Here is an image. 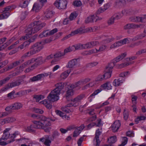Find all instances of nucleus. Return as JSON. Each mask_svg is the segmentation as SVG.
Instances as JSON below:
<instances>
[{"label":"nucleus","mask_w":146,"mask_h":146,"mask_svg":"<svg viewBox=\"0 0 146 146\" xmlns=\"http://www.w3.org/2000/svg\"><path fill=\"white\" fill-rule=\"evenodd\" d=\"M128 139L126 137H125L123 138V141L121 144L119 145V146H124L127 143Z\"/></svg>","instance_id":"63"},{"label":"nucleus","mask_w":146,"mask_h":146,"mask_svg":"<svg viewBox=\"0 0 146 146\" xmlns=\"http://www.w3.org/2000/svg\"><path fill=\"white\" fill-rule=\"evenodd\" d=\"M69 104H68L64 107H62L61 108V109L62 111H64L66 113L69 112L70 111V110L69 108H68L69 107H68V106Z\"/></svg>","instance_id":"52"},{"label":"nucleus","mask_w":146,"mask_h":146,"mask_svg":"<svg viewBox=\"0 0 146 146\" xmlns=\"http://www.w3.org/2000/svg\"><path fill=\"white\" fill-rule=\"evenodd\" d=\"M21 83V82H19L18 81H16L15 82H12L11 83L8 84L6 86V87L4 88V91H6L9 88H12L13 87L18 86L20 85Z\"/></svg>","instance_id":"17"},{"label":"nucleus","mask_w":146,"mask_h":146,"mask_svg":"<svg viewBox=\"0 0 146 146\" xmlns=\"http://www.w3.org/2000/svg\"><path fill=\"white\" fill-rule=\"evenodd\" d=\"M28 3L29 2L28 1L25 0L20 3V6L21 7H26L27 6Z\"/></svg>","instance_id":"46"},{"label":"nucleus","mask_w":146,"mask_h":146,"mask_svg":"<svg viewBox=\"0 0 146 146\" xmlns=\"http://www.w3.org/2000/svg\"><path fill=\"white\" fill-rule=\"evenodd\" d=\"M71 71V70L70 69H69L64 71L61 74L60 76V77L62 79H65L66 78L70 73Z\"/></svg>","instance_id":"24"},{"label":"nucleus","mask_w":146,"mask_h":146,"mask_svg":"<svg viewBox=\"0 0 146 146\" xmlns=\"http://www.w3.org/2000/svg\"><path fill=\"white\" fill-rule=\"evenodd\" d=\"M121 58H120V56H118L115 58L113 60V62L111 63L110 64L112 63V64H111L113 67L115 65V63L118 62L121 60Z\"/></svg>","instance_id":"47"},{"label":"nucleus","mask_w":146,"mask_h":146,"mask_svg":"<svg viewBox=\"0 0 146 146\" xmlns=\"http://www.w3.org/2000/svg\"><path fill=\"white\" fill-rule=\"evenodd\" d=\"M124 81V79L122 78L115 79L113 82V85L115 86H118L121 85Z\"/></svg>","instance_id":"19"},{"label":"nucleus","mask_w":146,"mask_h":146,"mask_svg":"<svg viewBox=\"0 0 146 146\" xmlns=\"http://www.w3.org/2000/svg\"><path fill=\"white\" fill-rule=\"evenodd\" d=\"M131 64L130 63L128 62L123 63L121 64L117 65V67L118 68H121L129 65Z\"/></svg>","instance_id":"44"},{"label":"nucleus","mask_w":146,"mask_h":146,"mask_svg":"<svg viewBox=\"0 0 146 146\" xmlns=\"http://www.w3.org/2000/svg\"><path fill=\"white\" fill-rule=\"evenodd\" d=\"M7 97L9 99H13L16 97L15 94V92L14 90L13 91L7 94Z\"/></svg>","instance_id":"42"},{"label":"nucleus","mask_w":146,"mask_h":146,"mask_svg":"<svg viewBox=\"0 0 146 146\" xmlns=\"http://www.w3.org/2000/svg\"><path fill=\"white\" fill-rule=\"evenodd\" d=\"M74 51L73 46H72L66 48L64 50V54Z\"/></svg>","instance_id":"45"},{"label":"nucleus","mask_w":146,"mask_h":146,"mask_svg":"<svg viewBox=\"0 0 146 146\" xmlns=\"http://www.w3.org/2000/svg\"><path fill=\"white\" fill-rule=\"evenodd\" d=\"M27 13L26 11H25L22 13L20 16V18L22 20L24 19L27 15Z\"/></svg>","instance_id":"62"},{"label":"nucleus","mask_w":146,"mask_h":146,"mask_svg":"<svg viewBox=\"0 0 146 146\" xmlns=\"http://www.w3.org/2000/svg\"><path fill=\"white\" fill-rule=\"evenodd\" d=\"M117 141V138L116 136H113L111 137L108 139V141L109 143H114Z\"/></svg>","instance_id":"41"},{"label":"nucleus","mask_w":146,"mask_h":146,"mask_svg":"<svg viewBox=\"0 0 146 146\" xmlns=\"http://www.w3.org/2000/svg\"><path fill=\"white\" fill-rule=\"evenodd\" d=\"M144 25L142 24H137L133 23H128L125 25L124 27L125 29H137L138 28H143Z\"/></svg>","instance_id":"9"},{"label":"nucleus","mask_w":146,"mask_h":146,"mask_svg":"<svg viewBox=\"0 0 146 146\" xmlns=\"http://www.w3.org/2000/svg\"><path fill=\"white\" fill-rule=\"evenodd\" d=\"M99 129H97L96 132V136L94 139V141L96 140V146H99L100 141L99 140V136L102 133V129H100L99 131Z\"/></svg>","instance_id":"18"},{"label":"nucleus","mask_w":146,"mask_h":146,"mask_svg":"<svg viewBox=\"0 0 146 146\" xmlns=\"http://www.w3.org/2000/svg\"><path fill=\"white\" fill-rule=\"evenodd\" d=\"M73 4L76 7H80L82 5V3L80 1H75L74 2Z\"/></svg>","instance_id":"61"},{"label":"nucleus","mask_w":146,"mask_h":146,"mask_svg":"<svg viewBox=\"0 0 146 146\" xmlns=\"http://www.w3.org/2000/svg\"><path fill=\"white\" fill-rule=\"evenodd\" d=\"M101 88L105 90H110L111 89L112 86L111 82H107L101 86Z\"/></svg>","instance_id":"22"},{"label":"nucleus","mask_w":146,"mask_h":146,"mask_svg":"<svg viewBox=\"0 0 146 146\" xmlns=\"http://www.w3.org/2000/svg\"><path fill=\"white\" fill-rule=\"evenodd\" d=\"M48 119L45 117L44 120H40L39 121H33V127L35 128L44 129L46 126H50L51 124L48 120Z\"/></svg>","instance_id":"2"},{"label":"nucleus","mask_w":146,"mask_h":146,"mask_svg":"<svg viewBox=\"0 0 146 146\" xmlns=\"http://www.w3.org/2000/svg\"><path fill=\"white\" fill-rule=\"evenodd\" d=\"M80 65L77 59H73L69 61L67 65V67L69 68H72L78 66Z\"/></svg>","instance_id":"13"},{"label":"nucleus","mask_w":146,"mask_h":146,"mask_svg":"<svg viewBox=\"0 0 146 146\" xmlns=\"http://www.w3.org/2000/svg\"><path fill=\"white\" fill-rule=\"evenodd\" d=\"M43 6V4L40 6L38 3H35L33 5L32 9L36 12H38L41 9Z\"/></svg>","instance_id":"28"},{"label":"nucleus","mask_w":146,"mask_h":146,"mask_svg":"<svg viewBox=\"0 0 146 146\" xmlns=\"http://www.w3.org/2000/svg\"><path fill=\"white\" fill-rule=\"evenodd\" d=\"M10 135L11 134L9 133H4L3 135L1 138L5 140H7V139L10 140L11 139V138H10Z\"/></svg>","instance_id":"40"},{"label":"nucleus","mask_w":146,"mask_h":146,"mask_svg":"<svg viewBox=\"0 0 146 146\" xmlns=\"http://www.w3.org/2000/svg\"><path fill=\"white\" fill-rule=\"evenodd\" d=\"M15 120V119L14 117H8L5 118V120L7 123L13 122Z\"/></svg>","instance_id":"51"},{"label":"nucleus","mask_w":146,"mask_h":146,"mask_svg":"<svg viewBox=\"0 0 146 146\" xmlns=\"http://www.w3.org/2000/svg\"><path fill=\"white\" fill-rule=\"evenodd\" d=\"M39 141L44 142V144L46 146H50L51 143V141L50 139L49 136L48 135H45L39 139Z\"/></svg>","instance_id":"14"},{"label":"nucleus","mask_w":146,"mask_h":146,"mask_svg":"<svg viewBox=\"0 0 146 146\" xmlns=\"http://www.w3.org/2000/svg\"><path fill=\"white\" fill-rule=\"evenodd\" d=\"M108 48V46L105 44H103L100 46L99 48L97 49L98 52H102L107 50Z\"/></svg>","instance_id":"33"},{"label":"nucleus","mask_w":146,"mask_h":146,"mask_svg":"<svg viewBox=\"0 0 146 146\" xmlns=\"http://www.w3.org/2000/svg\"><path fill=\"white\" fill-rule=\"evenodd\" d=\"M129 20L133 22H141L146 23V19H145L144 15L142 17L133 16L130 17Z\"/></svg>","instance_id":"8"},{"label":"nucleus","mask_w":146,"mask_h":146,"mask_svg":"<svg viewBox=\"0 0 146 146\" xmlns=\"http://www.w3.org/2000/svg\"><path fill=\"white\" fill-rule=\"evenodd\" d=\"M94 15H90L87 17L85 20V22L86 23H92L94 21Z\"/></svg>","instance_id":"27"},{"label":"nucleus","mask_w":146,"mask_h":146,"mask_svg":"<svg viewBox=\"0 0 146 146\" xmlns=\"http://www.w3.org/2000/svg\"><path fill=\"white\" fill-rule=\"evenodd\" d=\"M123 16V14H122L121 12L115 14L113 17H115V19H118L121 18Z\"/></svg>","instance_id":"57"},{"label":"nucleus","mask_w":146,"mask_h":146,"mask_svg":"<svg viewBox=\"0 0 146 146\" xmlns=\"http://www.w3.org/2000/svg\"><path fill=\"white\" fill-rule=\"evenodd\" d=\"M12 107L13 110H19L22 108L23 106V104L19 102H16L12 104Z\"/></svg>","instance_id":"25"},{"label":"nucleus","mask_w":146,"mask_h":146,"mask_svg":"<svg viewBox=\"0 0 146 146\" xmlns=\"http://www.w3.org/2000/svg\"><path fill=\"white\" fill-rule=\"evenodd\" d=\"M14 39L12 38L11 39L9 40V41L7 42L2 46H0V51L4 49L5 48H6L8 45H9L10 43L12 42ZM2 55L0 52V57H1Z\"/></svg>","instance_id":"26"},{"label":"nucleus","mask_w":146,"mask_h":146,"mask_svg":"<svg viewBox=\"0 0 146 146\" xmlns=\"http://www.w3.org/2000/svg\"><path fill=\"white\" fill-rule=\"evenodd\" d=\"M139 39H142L146 36V30H145L143 33L138 35Z\"/></svg>","instance_id":"64"},{"label":"nucleus","mask_w":146,"mask_h":146,"mask_svg":"<svg viewBox=\"0 0 146 146\" xmlns=\"http://www.w3.org/2000/svg\"><path fill=\"white\" fill-rule=\"evenodd\" d=\"M41 79L40 74H39L31 78L28 81H27L26 83H30L39 80Z\"/></svg>","instance_id":"21"},{"label":"nucleus","mask_w":146,"mask_h":146,"mask_svg":"<svg viewBox=\"0 0 146 146\" xmlns=\"http://www.w3.org/2000/svg\"><path fill=\"white\" fill-rule=\"evenodd\" d=\"M101 90L100 89H97L95 90L94 92L91 94L89 98L90 102L92 101V100L95 98V96L101 92Z\"/></svg>","instance_id":"29"},{"label":"nucleus","mask_w":146,"mask_h":146,"mask_svg":"<svg viewBox=\"0 0 146 146\" xmlns=\"http://www.w3.org/2000/svg\"><path fill=\"white\" fill-rule=\"evenodd\" d=\"M123 118L125 120H127L129 117V113L128 111L126 109H124L123 112Z\"/></svg>","instance_id":"48"},{"label":"nucleus","mask_w":146,"mask_h":146,"mask_svg":"<svg viewBox=\"0 0 146 146\" xmlns=\"http://www.w3.org/2000/svg\"><path fill=\"white\" fill-rule=\"evenodd\" d=\"M56 88L55 89H56L58 90L59 91V93H60V92L62 89L64 87L63 84L62 83H60L57 84L55 85Z\"/></svg>","instance_id":"38"},{"label":"nucleus","mask_w":146,"mask_h":146,"mask_svg":"<svg viewBox=\"0 0 146 146\" xmlns=\"http://www.w3.org/2000/svg\"><path fill=\"white\" fill-rule=\"evenodd\" d=\"M85 32V31L84 30V29L82 28H79L73 31L69 35L66 36L64 37V39H66L70 38L71 36H74L78 33H84Z\"/></svg>","instance_id":"12"},{"label":"nucleus","mask_w":146,"mask_h":146,"mask_svg":"<svg viewBox=\"0 0 146 146\" xmlns=\"http://www.w3.org/2000/svg\"><path fill=\"white\" fill-rule=\"evenodd\" d=\"M121 42L120 41L117 42L111 45L110 47V49H111L115 48L118 47L122 46Z\"/></svg>","instance_id":"35"},{"label":"nucleus","mask_w":146,"mask_h":146,"mask_svg":"<svg viewBox=\"0 0 146 146\" xmlns=\"http://www.w3.org/2000/svg\"><path fill=\"white\" fill-rule=\"evenodd\" d=\"M72 46L74 48V51H75L76 50L83 49V45L81 44H78L73 45Z\"/></svg>","instance_id":"34"},{"label":"nucleus","mask_w":146,"mask_h":146,"mask_svg":"<svg viewBox=\"0 0 146 146\" xmlns=\"http://www.w3.org/2000/svg\"><path fill=\"white\" fill-rule=\"evenodd\" d=\"M70 86V88H68V90L66 92V98H69L72 96L74 94V91L73 89L74 88H73L71 87Z\"/></svg>","instance_id":"23"},{"label":"nucleus","mask_w":146,"mask_h":146,"mask_svg":"<svg viewBox=\"0 0 146 146\" xmlns=\"http://www.w3.org/2000/svg\"><path fill=\"white\" fill-rule=\"evenodd\" d=\"M84 97L85 95L84 94H81L78 95L72 100V104H70L68 106H77L80 104L81 100L84 98Z\"/></svg>","instance_id":"6"},{"label":"nucleus","mask_w":146,"mask_h":146,"mask_svg":"<svg viewBox=\"0 0 146 146\" xmlns=\"http://www.w3.org/2000/svg\"><path fill=\"white\" fill-rule=\"evenodd\" d=\"M83 49L92 48L90 42L83 44Z\"/></svg>","instance_id":"58"},{"label":"nucleus","mask_w":146,"mask_h":146,"mask_svg":"<svg viewBox=\"0 0 146 146\" xmlns=\"http://www.w3.org/2000/svg\"><path fill=\"white\" fill-rule=\"evenodd\" d=\"M6 140L2 139V138H0V145H5L11 142H10V140H8L7 141L5 142V141Z\"/></svg>","instance_id":"43"},{"label":"nucleus","mask_w":146,"mask_h":146,"mask_svg":"<svg viewBox=\"0 0 146 146\" xmlns=\"http://www.w3.org/2000/svg\"><path fill=\"white\" fill-rule=\"evenodd\" d=\"M20 135V133L18 131H16L13 134L10 135V138H11L10 142H12L14 141V139L18 135Z\"/></svg>","instance_id":"30"},{"label":"nucleus","mask_w":146,"mask_h":146,"mask_svg":"<svg viewBox=\"0 0 146 146\" xmlns=\"http://www.w3.org/2000/svg\"><path fill=\"white\" fill-rule=\"evenodd\" d=\"M35 58H33L24 62L19 67L17 68V70H18V71H17V72L15 73H13V76H15L18 75L19 73L23 71V68L28 66L31 64L35 63Z\"/></svg>","instance_id":"4"},{"label":"nucleus","mask_w":146,"mask_h":146,"mask_svg":"<svg viewBox=\"0 0 146 146\" xmlns=\"http://www.w3.org/2000/svg\"><path fill=\"white\" fill-rule=\"evenodd\" d=\"M41 78L45 76H49V77L50 78H52L53 74L51 72H49L47 73H44L43 74H40Z\"/></svg>","instance_id":"39"},{"label":"nucleus","mask_w":146,"mask_h":146,"mask_svg":"<svg viewBox=\"0 0 146 146\" xmlns=\"http://www.w3.org/2000/svg\"><path fill=\"white\" fill-rule=\"evenodd\" d=\"M44 44L43 42H37L32 45L31 48L35 54L39 52L43 48Z\"/></svg>","instance_id":"5"},{"label":"nucleus","mask_w":146,"mask_h":146,"mask_svg":"<svg viewBox=\"0 0 146 146\" xmlns=\"http://www.w3.org/2000/svg\"><path fill=\"white\" fill-rule=\"evenodd\" d=\"M90 80L89 78H86L81 79L77 82L72 84L71 87L73 88H75L80 86L86 84Z\"/></svg>","instance_id":"10"},{"label":"nucleus","mask_w":146,"mask_h":146,"mask_svg":"<svg viewBox=\"0 0 146 146\" xmlns=\"http://www.w3.org/2000/svg\"><path fill=\"white\" fill-rule=\"evenodd\" d=\"M50 101L47 100H44L40 102V103L43 104L48 109H50L52 108V105Z\"/></svg>","instance_id":"20"},{"label":"nucleus","mask_w":146,"mask_h":146,"mask_svg":"<svg viewBox=\"0 0 146 146\" xmlns=\"http://www.w3.org/2000/svg\"><path fill=\"white\" fill-rule=\"evenodd\" d=\"M67 3L66 0H57L55 2L54 4L57 8L60 9H65Z\"/></svg>","instance_id":"7"},{"label":"nucleus","mask_w":146,"mask_h":146,"mask_svg":"<svg viewBox=\"0 0 146 146\" xmlns=\"http://www.w3.org/2000/svg\"><path fill=\"white\" fill-rule=\"evenodd\" d=\"M3 12V13L1 14L3 19H7L10 15L9 12Z\"/></svg>","instance_id":"55"},{"label":"nucleus","mask_w":146,"mask_h":146,"mask_svg":"<svg viewBox=\"0 0 146 146\" xmlns=\"http://www.w3.org/2000/svg\"><path fill=\"white\" fill-rule=\"evenodd\" d=\"M48 30H46L43 31L39 35L38 37L40 38H42L44 37H46L50 36Z\"/></svg>","instance_id":"36"},{"label":"nucleus","mask_w":146,"mask_h":146,"mask_svg":"<svg viewBox=\"0 0 146 146\" xmlns=\"http://www.w3.org/2000/svg\"><path fill=\"white\" fill-rule=\"evenodd\" d=\"M146 119V117L145 116H141L138 117L135 119V121L137 123L139 121L144 120Z\"/></svg>","instance_id":"56"},{"label":"nucleus","mask_w":146,"mask_h":146,"mask_svg":"<svg viewBox=\"0 0 146 146\" xmlns=\"http://www.w3.org/2000/svg\"><path fill=\"white\" fill-rule=\"evenodd\" d=\"M46 25L45 23H42L39 21H35L33 23L29 25L27 29L25 30V32L26 36H25L21 37V40H24L28 38L30 35L33 33H36L40 30L42 28L44 27Z\"/></svg>","instance_id":"1"},{"label":"nucleus","mask_w":146,"mask_h":146,"mask_svg":"<svg viewBox=\"0 0 146 146\" xmlns=\"http://www.w3.org/2000/svg\"><path fill=\"white\" fill-rule=\"evenodd\" d=\"M121 126L120 122L119 120L115 121L111 126V129L113 132L117 131Z\"/></svg>","instance_id":"16"},{"label":"nucleus","mask_w":146,"mask_h":146,"mask_svg":"<svg viewBox=\"0 0 146 146\" xmlns=\"http://www.w3.org/2000/svg\"><path fill=\"white\" fill-rule=\"evenodd\" d=\"M54 13L51 10L49 9L47 10L44 13V14L42 18L43 19L46 20L51 18L53 15Z\"/></svg>","instance_id":"15"},{"label":"nucleus","mask_w":146,"mask_h":146,"mask_svg":"<svg viewBox=\"0 0 146 146\" xmlns=\"http://www.w3.org/2000/svg\"><path fill=\"white\" fill-rule=\"evenodd\" d=\"M32 49L30 48V50L26 53H25L22 56V58H26L31 56L34 54Z\"/></svg>","instance_id":"32"},{"label":"nucleus","mask_w":146,"mask_h":146,"mask_svg":"<svg viewBox=\"0 0 146 146\" xmlns=\"http://www.w3.org/2000/svg\"><path fill=\"white\" fill-rule=\"evenodd\" d=\"M77 16V14L76 12H73L70 14L69 19L70 20L72 21L75 19Z\"/></svg>","instance_id":"50"},{"label":"nucleus","mask_w":146,"mask_h":146,"mask_svg":"<svg viewBox=\"0 0 146 146\" xmlns=\"http://www.w3.org/2000/svg\"><path fill=\"white\" fill-rule=\"evenodd\" d=\"M131 10L130 9H124L122 11L123 15H127L129 14L131 11Z\"/></svg>","instance_id":"60"},{"label":"nucleus","mask_w":146,"mask_h":146,"mask_svg":"<svg viewBox=\"0 0 146 146\" xmlns=\"http://www.w3.org/2000/svg\"><path fill=\"white\" fill-rule=\"evenodd\" d=\"M34 98L36 99V102H39V101L44 98V96L42 95H35L34 96Z\"/></svg>","instance_id":"49"},{"label":"nucleus","mask_w":146,"mask_h":146,"mask_svg":"<svg viewBox=\"0 0 146 146\" xmlns=\"http://www.w3.org/2000/svg\"><path fill=\"white\" fill-rule=\"evenodd\" d=\"M31 117L34 119H39L40 120H44L45 117L42 115L33 114L31 115Z\"/></svg>","instance_id":"31"},{"label":"nucleus","mask_w":146,"mask_h":146,"mask_svg":"<svg viewBox=\"0 0 146 146\" xmlns=\"http://www.w3.org/2000/svg\"><path fill=\"white\" fill-rule=\"evenodd\" d=\"M105 79L104 76L102 75H100L96 79V81L97 82L98 81H101Z\"/></svg>","instance_id":"53"},{"label":"nucleus","mask_w":146,"mask_h":146,"mask_svg":"<svg viewBox=\"0 0 146 146\" xmlns=\"http://www.w3.org/2000/svg\"><path fill=\"white\" fill-rule=\"evenodd\" d=\"M10 79V78L8 77L5 78L4 79L0 81V85L1 86L3 84H5L6 82L8 81Z\"/></svg>","instance_id":"54"},{"label":"nucleus","mask_w":146,"mask_h":146,"mask_svg":"<svg viewBox=\"0 0 146 146\" xmlns=\"http://www.w3.org/2000/svg\"><path fill=\"white\" fill-rule=\"evenodd\" d=\"M112 64H110L107 66L105 70V73L104 75L105 79H106L110 78L111 76V74L112 72V69L113 67L111 65Z\"/></svg>","instance_id":"11"},{"label":"nucleus","mask_w":146,"mask_h":146,"mask_svg":"<svg viewBox=\"0 0 146 146\" xmlns=\"http://www.w3.org/2000/svg\"><path fill=\"white\" fill-rule=\"evenodd\" d=\"M60 94L59 91L57 89H54L49 94L47 98L49 101L54 102L59 99V95Z\"/></svg>","instance_id":"3"},{"label":"nucleus","mask_w":146,"mask_h":146,"mask_svg":"<svg viewBox=\"0 0 146 146\" xmlns=\"http://www.w3.org/2000/svg\"><path fill=\"white\" fill-rule=\"evenodd\" d=\"M98 62L97 61H94L88 64V66L90 68H92L96 66L98 64Z\"/></svg>","instance_id":"59"},{"label":"nucleus","mask_w":146,"mask_h":146,"mask_svg":"<svg viewBox=\"0 0 146 146\" xmlns=\"http://www.w3.org/2000/svg\"><path fill=\"white\" fill-rule=\"evenodd\" d=\"M35 62L36 63H35V64L36 63H37V64H41L45 61V60H43L42 57H38L37 58H35Z\"/></svg>","instance_id":"37"}]
</instances>
